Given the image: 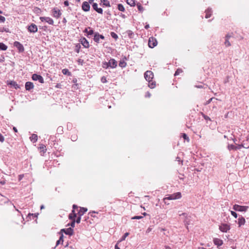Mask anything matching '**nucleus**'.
<instances>
[{"mask_svg": "<svg viewBox=\"0 0 249 249\" xmlns=\"http://www.w3.org/2000/svg\"><path fill=\"white\" fill-rule=\"evenodd\" d=\"M27 29L30 33H35L37 32V26L34 23H32L28 26Z\"/></svg>", "mask_w": 249, "mask_h": 249, "instance_id": "nucleus-9", "label": "nucleus"}, {"mask_svg": "<svg viewBox=\"0 0 249 249\" xmlns=\"http://www.w3.org/2000/svg\"><path fill=\"white\" fill-rule=\"evenodd\" d=\"M10 85L15 89H18L19 88V85L15 81H11L10 83Z\"/></svg>", "mask_w": 249, "mask_h": 249, "instance_id": "nucleus-28", "label": "nucleus"}, {"mask_svg": "<svg viewBox=\"0 0 249 249\" xmlns=\"http://www.w3.org/2000/svg\"><path fill=\"white\" fill-rule=\"evenodd\" d=\"M166 200H175L173 194L171 195H169L168 196L163 198V201L165 204H167V202L166 201Z\"/></svg>", "mask_w": 249, "mask_h": 249, "instance_id": "nucleus-29", "label": "nucleus"}, {"mask_svg": "<svg viewBox=\"0 0 249 249\" xmlns=\"http://www.w3.org/2000/svg\"><path fill=\"white\" fill-rule=\"evenodd\" d=\"M81 219V216L78 215V217L77 218L76 220H75V222H76L78 224L80 223Z\"/></svg>", "mask_w": 249, "mask_h": 249, "instance_id": "nucleus-50", "label": "nucleus"}, {"mask_svg": "<svg viewBox=\"0 0 249 249\" xmlns=\"http://www.w3.org/2000/svg\"><path fill=\"white\" fill-rule=\"evenodd\" d=\"M4 141V138L3 136L1 134H0V142H3Z\"/></svg>", "mask_w": 249, "mask_h": 249, "instance_id": "nucleus-49", "label": "nucleus"}, {"mask_svg": "<svg viewBox=\"0 0 249 249\" xmlns=\"http://www.w3.org/2000/svg\"><path fill=\"white\" fill-rule=\"evenodd\" d=\"M61 15V12L60 10L58 9L57 8H54L53 9V16L54 18H58Z\"/></svg>", "mask_w": 249, "mask_h": 249, "instance_id": "nucleus-10", "label": "nucleus"}, {"mask_svg": "<svg viewBox=\"0 0 249 249\" xmlns=\"http://www.w3.org/2000/svg\"><path fill=\"white\" fill-rule=\"evenodd\" d=\"M75 224V220H72L70 224H69L68 225H70L71 226V228H74Z\"/></svg>", "mask_w": 249, "mask_h": 249, "instance_id": "nucleus-40", "label": "nucleus"}, {"mask_svg": "<svg viewBox=\"0 0 249 249\" xmlns=\"http://www.w3.org/2000/svg\"><path fill=\"white\" fill-rule=\"evenodd\" d=\"M81 43L85 48H88L89 47V43L85 38L81 39Z\"/></svg>", "mask_w": 249, "mask_h": 249, "instance_id": "nucleus-22", "label": "nucleus"}, {"mask_svg": "<svg viewBox=\"0 0 249 249\" xmlns=\"http://www.w3.org/2000/svg\"><path fill=\"white\" fill-rule=\"evenodd\" d=\"M181 71V70L179 69H178L177 71L175 72V75H177L179 74L180 72Z\"/></svg>", "mask_w": 249, "mask_h": 249, "instance_id": "nucleus-54", "label": "nucleus"}, {"mask_svg": "<svg viewBox=\"0 0 249 249\" xmlns=\"http://www.w3.org/2000/svg\"><path fill=\"white\" fill-rule=\"evenodd\" d=\"M245 223V218L242 216L239 217L238 219V224L239 225V226L240 227V226L244 225Z\"/></svg>", "mask_w": 249, "mask_h": 249, "instance_id": "nucleus-24", "label": "nucleus"}, {"mask_svg": "<svg viewBox=\"0 0 249 249\" xmlns=\"http://www.w3.org/2000/svg\"><path fill=\"white\" fill-rule=\"evenodd\" d=\"M156 86V83L155 82L151 81L150 82H149L148 86L151 89H153Z\"/></svg>", "mask_w": 249, "mask_h": 249, "instance_id": "nucleus-35", "label": "nucleus"}, {"mask_svg": "<svg viewBox=\"0 0 249 249\" xmlns=\"http://www.w3.org/2000/svg\"><path fill=\"white\" fill-rule=\"evenodd\" d=\"M92 6L94 10L99 14L103 13V9L101 8L98 7V4L96 3H93Z\"/></svg>", "mask_w": 249, "mask_h": 249, "instance_id": "nucleus-16", "label": "nucleus"}, {"mask_svg": "<svg viewBox=\"0 0 249 249\" xmlns=\"http://www.w3.org/2000/svg\"><path fill=\"white\" fill-rule=\"evenodd\" d=\"M119 66L121 68H124L126 66V63L124 60H121L119 62Z\"/></svg>", "mask_w": 249, "mask_h": 249, "instance_id": "nucleus-32", "label": "nucleus"}, {"mask_svg": "<svg viewBox=\"0 0 249 249\" xmlns=\"http://www.w3.org/2000/svg\"><path fill=\"white\" fill-rule=\"evenodd\" d=\"M203 116L206 120H211L209 117H208V116H206L203 114Z\"/></svg>", "mask_w": 249, "mask_h": 249, "instance_id": "nucleus-51", "label": "nucleus"}, {"mask_svg": "<svg viewBox=\"0 0 249 249\" xmlns=\"http://www.w3.org/2000/svg\"><path fill=\"white\" fill-rule=\"evenodd\" d=\"M84 32L87 34V36L94 35V31L90 27L86 28Z\"/></svg>", "mask_w": 249, "mask_h": 249, "instance_id": "nucleus-18", "label": "nucleus"}, {"mask_svg": "<svg viewBox=\"0 0 249 249\" xmlns=\"http://www.w3.org/2000/svg\"><path fill=\"white\" fill-rule=\"evenodd\" d=\"M82 10L85 12H88L90 9V5L89 3L87 1H84L82 5Z\"/></svg>", "mask_w": 249, "mask_h": 249, "instance_id": "nucleus-15", "label": "nucleus"}, {"mask_svg": "<svg viewBox=\"0 0 249 249\" xmlns=\"http://www.w3.org/2000/svg\"><path fill=\"white\" fill-rule=\"evenodd\" d=\"M213 242L215 245L220 246L223 244V241L218 238L213 239Z\"/></svg>", "mask_w": 249, "mask_h": 249, "instance_id": "nucleus-23", "label": "nucleus"}, {"mask_svg": "<svg viewBox=\"0 0 249 249\" xmlns=\"http://www.w3.org/2000/svg\"><path fill=\"white\" fill-rule=\"evenodd\" d=\"M115 249H120V248L118 246L117 244L115 246Z\"/></svg>", "mask_w": 249, "mask_h": 249, "instance_id": "nucleus-64", "label": "nucleus"}, {"mask_svg": "<svg viewBox=\"0 0 249 249\" xmlns=\"http://www.w3.org/2000/svg\"><path fill=\"white\" fill-rule=\"evenodd\" d=\"M88 209L86 208L80 207V210L78 212V215L82 216L87 211Z\"/></svg>", "mask_w": 249, "mask_h": 249, "instance_id": "nucleus-20", "label": "nucleus"}, {"mask_svg": "<svg viewBox=\"0 0 249 249\" xmlns=\"http://www.w3.org/2000/svg\"><path fill=\"white\" fill-rule=\"evenodd\" d=\"M77 214L75 213V210H72L71 213L69 215V218L71 220H75Z\"/></svg>", "mask_w": 249, "mask_h": 249, "instance_id": "nucleus-19", "label": "nucleus"}, {"mask_svg": "<svg viewBox=\"0 0 249 249\" xmlns=\"http://www.w3.org/2000/svg\"><path fill=\"white\" fill-rule=\"evenodd\" d=\"M245 148L247 149H249V146H246L244 145L237 144L236 146H235L233 144H229L228 145V149L229 150H236L237 149H240L241 148Z\"/></svg>", "mask_w": 249, "mask_h": 249, "instance_id": "nucleus-2", "label": "nucleus"}, {"mask_svg": "<svg viewBox=\"0 0 249 249\" xmlns=\"http://www.w3.org/2000/svg\"><path fill=\"white\" fill-rule=\"evenodd\" d=\"M64 232L66 234L72 235L73 234V230L71 228L67 229H62L60 230L59 233Z\"/></svg>", "mask_w": 249, "mask_h": 249, "instance_id": "nucleus-6", "label": "nucleus"}, {"mask_svg": "<svg viewBox=\"0 0 249 249\" xmlns=\"http://www.w3.org/2000/svg\"><path fill=\"white\" fill-rule=\"evenodd\" d=\"M205 13H206L205 18H209L211 17V15H212V9L210 8H208L205 11Z\"/></svg>", "mask_w": 249, "mask_h": 249, "instance_id": "nucleus-26", "label": "nucleus"}, {"mask_svg": "<svg viewBox=\"0 0 249 249\" xmlns=\"http://www.w3.org/2000/svg\"><path fill=\"white\" fill-rule=\"evenodd\" d=\"M100 39H105V36L102 35H100L98 33H95L94 35V40L97 43L99 42Z\"/></svg>", "mask_w": 249, "mask_h": 249, "instance_id": "nucleus-13", "label": "nucleus"}, {"mask_svg": "<svg viewBox=\"0 0 249 249\" xmlns=\"http://www.w3.org/2000/svg\"><path fill=\"white\" fill-rule=\"evenodd\" d=\"M67 22V20L66 19V18H63V20H62V22L64 23H66Z\"/></svg>", "mask_w": 249, "mask_h": 249, "instance_id": "nucleus-61", "label": "nucleus"}, {"mask_svg": "<svg viewBox=\"0 0 249 249\" xmlns=\"http://www.w3.org/2000/svg\"><path fill=\"white\" fill-rule=\"evenodd\" d=\"M219 229L221 231L226 232L230 229V227L227 224H222L219 226Z\"/></svg>", "mask_w": 249, "mask_h": 249, "instance_id": "nucleus-12", "label": "nucleus"}, {"mask_svg": "<svg viewBox=\"0 0 249 249\" xmlns=\"http://www.w3.org/2000/svg\"><path fill=\"white\" fill-rule=\"evenodd\" d=\"M62 73L64 75H68L69 76L71 75V73L69 71V70L67 69H64L62 71Z\"/></svg>", "mask_w": 249, "mask_h": 249, "instance_id": "nucleus-33", "label": "nucleus"}, {"mask_svg": "<svg viewBox=\"0 0 249 249\" xmlns=\"http://www.w3.org/2000/svg\"><path fill=\"white\" fill-rule=\"evenodd\" d=\"M14 46L17 48L19 53H22L24 51V48L23 45L21 44L19 42H14Z\"/></svg>", "mask_w": 249, "mask_h": 249, "instance_id": "nucleus-7", "label": "nucleus"}, {"mask_svg": "<svg viewBox=\"0 0 249 249\" xmlns=\"http://www.w3.org/2000/svg\"><path fill=\"white\" fill-rule=\"evenodd\" d=\"M61 242L60 241H59V240H57V241H56V246H55V247H54V248H55L56 246H57L58 245H59L60 244H61Z\"/></svg>", "mask_w": 249, "mask_h": 249, "instance_id": "nucleus-58", "label": "nucleus"}, {"mask_svg": "<svg viewBox=\"0 0 249 249\" xmlns=\"http://www.w3.org/2000/svg\"><path fill=\"white\" fill-rule=\"evenodd\" d=\"M182 137L184 139L186 140L188 142L189 141V137L185 133L182 134Z\"/></svg>", "mask_w": 249, "mask_h": 249, "instance_id": "nucleus-41", "label": "nucleus"}, {"mask_svg": "<svg viewBox=\"0 0 249 249\" xmlns=\"http://www.w3.org/2000/svg\"><path fill=\"white\" fill-rule=\"evenodd\" d=\"M102 67L103 68L107 69L109 67V66L108 65V62H105L103 63Z\"/></svg>", "mask_w": 249, "mask_h": 249, "instance_id": "nucleus-39", "label": "nucleus"}, {"mask_svg": "<svg viewBox=\"0 0 249 249\" xmlns=\"http://www.w3.org/2000/svg\"><path fill=\"white\" fill-rule=\"evenodd\" d=\"M249 209V207L247 206H241L235 204L233 206V209L235 211L238 212H246Z\"/></svg>", "mask_w": 249, "mask_h": 249, "instance_id": "nucleus-1", "label": "nucleus"}, {"mask_svg": "<svg viewBox=\"0 0 249 249\" xmlns=\"http://www.w3.org/2000/svg\"><path fill=\"white\" fill-rule=\"evenodd\" d=\"M213 98L210 99L208 101H207L205 104V105H208L211 103V102L212 101Z\"/></svg>", "mask_w": 249, "mask_h": 249, "instance_id": "nucleus-57", "label": "nucleus"}, {"mask_svg": "<svg viewBox=\"0 0 249 249\" xmlns=\"http://www.w3.org/2000/svg\"><path fill=\"white\" fill-rule=\"evenodd\" d=\"M32 78L34 81H38L40 83H44V81L43 77L40 75L37 74H33L32 76Z\"/></svg>", "mask_w": 249, "mask_h": 249, "instance_id": "nucleus-5", "label": "nucleus"}, {"mask_svg": "<svg viewBox=\"0 0 249 249\" xmlns=\"http://www.w3.org/2000/svg\"><path fill=\"white\" fill-rule=\"evenodd\" d=\"M25 89L27 90H30L34 88V85L32 82H27L25 83Z\"/></svg>", "mask_w": 249, "mask_h": 249, "instance_id": "nucleus-17", "label": "nucleus"}, {"mask_svg": "<svg viewBox=\"0 0 249 249\" xmlns=\"http://www.w3.org/2000/svg\"><path fill=\"white\" fill-rule=\"evenodd\" d=\"M96 213L95 211H93V212H89V215H90L91 216H92V217H95V215H93V213Z\"/></svg>", "mask_w": 249, "mask_h": 249, "instance_id": "nucleus-52", "label": "nucleus"}, {"mask_svg": "<svg viewBox=\"0 0 249 249\" xmlns=\"http://www.w3.org/2000/svg\"><path fill=\"white\" fill-rule=\"evenodd\" d=\"M59 234H61V235H60V236L59 237V240L61 242V244H62L63 242L64 235H63L62 233H59Z\"/></svg>", "mask_w": 249, "mask_h": 249, "instance_id": "nucleus-46", "label": "nucleus"}, {"mask_svg": "<svg viewBox=\"0 0 249 249\" xmlns=\"http://www.w3.org/2000/svg\"><path fill=\"white\" fill-rule=\"evenodd\" d=\"M231 214L234 216L235 218H237V214L234 211H231Z\"/></svg>", "mask_w": 249, "mask_h": 249, "instance_id": "nucleus-47", "label": "nucleus"}, {"mask_svg": "<svg viewBox=\"0 0 249 249\" xmlns=\"http://www.w3.org/2000/svg\"><path fill=\"white\" fill-rule=\"evenodd\" d=\"M127 32L128 36L130 38L132 37V36L133 35V33L130 30H128Z\"/></svg>", "mask_w": 249, "mask_h": 249, "instance_id": "nucleus-45", "label": "nucleus"}, {"mask_svg": "<svg viewBox=\"0 0 249 249\" xmlns=\"http://www.w3.org/2000/svg\"><path fill=\"white\" fill-rule=\"evenodd\" d=\"M101 81L102 83H105L107 82V79L105 77L103 76L101 78Z\"/></svg>", "mask_w": 249, "mask_h": 249, "instance_id": "nucleus-48", "label": "nucleus"}, {"mask_svg": "<svg viewBox=\"0 0 249 249\" xmlns=\"http://www.w3.org/2000/svg\"><path fill=\"white\" fill-rule=\"evenodd\" d=\"M157 45V41L156 39L153 37L149 38L148 46L151 48H153Z\"/></svg>", "mask_w": 249, "mask_h": 249, "instance_id": "nucleus-8", "label": "nucleus"}, {"mask_svg": "<svg viewBox=\"0 0 249 249\" xmlns=\"http://www.w3.org/2000/svg\"><path fill=\"white\" fill-rule=\"evenodd\" d=\"M231 37V36L229 35H227L225 36V41L224 42V44L226 47H229L231 45L230 41H229V38Z\"/></svg>", "mask_w": 249, "mask_h": 249, "instance_id": "nucleus-25", "label": "nucleus"}, {"mask_svg": "<svg viewBox=\"0 0 249 249\" xmlns=\"http://www.w3.org/2000/svg\"><path fill=\"white\" fill-rule=\"evenodd\" d=\"M144 78L146 81L148 82L152 81L153 78L154 74L153 73L150 71H147L144 74Z\"/></svg>", "mask_w": 249, "mask_h": 249, "instance_id": "nucleus-3", "label": "nucleus"}, {"mask_svg": "<svg viewBox=\"0 0 249 249\" xmlns=\"http://www.w3.org/2000/svg\"><path fill=\"white\" fill-rule=\"evenodd\" d=\"M30 139L33 143H35L37 141V136L35 134H33L30 137Z\"/></svg>", "mask_w": 249, "mask_h": 249, "instance_id": "nucleus-27", "label": "nucleus"}, {"mask_svg": "<svg viewBox=\"0 0 249 249\" xmlns=\"http://www.w3.org/2000/svg\"><path fill=\"white\" fill-rule=\"evenodd\" d=\"M100 4L103 6H107L109 7L111 6L110 2L108 0H101Z\"/></svg>", "mask_w": 249, "mask_h": 249, "instance_id": "nucleus-21", "label": "nucleus"}, {"mask_svg": "<svg viewBox=\"0 0 249 249\" xmlns=\"http://www.w3.org/2000/svg\"><path fill=\"white\" fill-rule=\"evenodd\" d=\"M40 19L42 22L45 21L50 25L53 24V20L50 17H40Z\"/></svg>", "mask_w": 249, "mask_h": 249, "instance_id": "nucleus-11", "label": "nucleus"}, {"mask_svg": "<svg viewBox=\"0 0 249 249\" xmlns=\"http://www.w3.org/2000/svg\"><path fill=\"white\" fill-rule=\"evenodd\" d=\"M45 147V146L43 144L40 145V148L43 149Z\"/></svg>", "mask_w": 249, "mask_h": 249, "instance_id": "nucleus-62", "label": "nucleus"}, {"mask_svg": "<svg viewBox=\"0 0 249 249\" xmlns=\"http://www.w3.org/2000/svg\"><path fill=\"white\" fill-rule=\"evenodd\" d=\"M142 216H134L131 218L132 219H140L142 218Z\"/></svg>", "mask_w": 249, "mask_h": 249, "instance_id": "nucleus-42", "label": "nucleus"}, {"mask_svg": "<svg viewBox=\"0 0 249 249\" xmlns=\"http://www.w3.org/2000/svg\"><path fill=\"white\" fill-rule=\"evenodd\" d=\"M179 216H183L184 217V223L187 228H188V225H189L190 223V218L191 216L188 215L186 213H182L181 214H179Z\"/></svg>", "mask_w": 249, "mask_h": 249, "instance_id": "nucleus-4", "label": "nucleus"}, {"mask_svg": "<svg viewBox=\"0 0 249 249\" xmlns=\"http://www.w3.org/2000/svg\"><path fill=\"white\" fill-rule=\"evenodd\" d=\"M173 195L175 199H179L181 197V195L180 192L174 193Z\"/></svg>", "mask_w": 249, "mask_h": 249, "instance_id": "nucleus-31", "label": "nucleus"}, {"mask_svg": "<svg viewBox=\"0 0 249 249\" xmlns=\"http://www.w3.org/2000/svg\"><path fill=\"white\" fill-rule=\"evenodd\" d=\"M7 49V46L2 42H0V50L6 51Z\"/></svg>", "mask_w": 249, "mask_h": 249, "instance_id": "nucleus-30", "label": "nucleus"}, {"mask_svg": "<svg viewBox=\"0 0 249 249\" xmlns=\"http://www.w3.org/2000/svg\"><path fill=\"white\" fill-rule=\"evenodd\" d=\"M109 67L111 68H115L117 66V62L113 58L110 59L108 62Z\"/></svg>", "mask_w": 249, "mask_h": 249, "instance_id": "nucleus-14", "label": "nucleus"}, {"mask_svg": "<svg viewBox=\"0 0 249 249\" xmlns=\"http://www.w3.org/2000/svg\"><path fill=\"white\" fill-rule=\"evenodd\" d=\"M78 208V207L77 205H75V204L73 205V206H72V209H73V210H74L75 209H77Z\"/></svg>", "mask_w": 249, "mask_h": 249, "instance_id": "nucleus-60", "label": "nucleus"}, {"mask_svg": "<svg viewBox=\"0 0 249 249\" xmlns=\"http://www.w3.org/2000/svg\"><path fill=\"white\" fill-rule=\"evenodd\" d=\"M145 96V97H150L151 96V94L149 92H147Z\"/></svg>", "mask_w": 249, "mask_h": 249, "instance_id": "nucleus-56", "label": "nucleus"}, {"mask_svg": "<svg viewBox=\"0 0 249 249\" xmlns=\"http://www.w3.org/2000/svg\"><path fill=\"white\" fill-rule=\"evenodd\" d=\"M126 2L131 6H134L135 4V0H126Z\"/></svg>", "mask_w": 249, "mask_h": 249, "instance_id": "nucleus-34", "label": "nucleus"}, {"mask_svg": "<svg viewBox=\"0 0 249 249\" xmlns=\"http://www.w3.org/2000/svg\"><path fill=\"white\" fill-rule=\"evenodd\" d=\"M118 9L119 11L124 12L125 10V9L124 7V6L122 4H119L118 5Z\"/></svg>", "mask_w": 249, "mask_h": 249, "instance_id": "nucleus-36", "label": "nucleus"}, {"mask_svg": "<svg viewBox=\"0 0 249 249\" xmlns=\"http://www.w3.org/2000/svg\"><path fill=\"white\" fill-rule=\"evenodd\" d=\"M137 8L138 9V10L141 12H142L143 10V8L142 7V6L141 5V4L140 3H138L137 4Z\"/></svg>", "mask_w": 249, "mask_h": 249, "instance_id": "nucleus-38", "label": "nucleus"}, {"mask_svg": "<svg viewBox=\"0 0 249 249\" xmlns=\"http://www.w3.org/2000/svg\"><path fill=\"white\" fill-rule=\"evenodd\" d=\"M246 142H247V141H243V143L241 145H244V146H248L247 145V143H246Z\"/></svg>", "mask_w": 249, "mask_h": 249, "instance_id": "nucleus-59", "label": "nucleus"}, {"mask_svg": "<svg viewBox=\"0 0 249 249\" xmlns=\"http://www.w3.org/2000/svg\"><path fill=\"white\" fill-rule=\"evenodd\" d=\"M129 235V233L128 232H126L124 233V234L122 236V238H121V241L122 240H125V238Z\"/></svg>", "mask_w": 249, "mask_h": 249, "instance_id": "nucleus-44", "label": "nucleus"}, {"mask_svg": "<svg viewBox=\"0 0 249 249\" xmlns=\"http://www.w3.org/2000/svg\"><path fill=\"white\" fill-rule=\"evenodd\" d=\"M64 4L66 6H68L69 5V3L68 0H65L64 2Z\"/></svg>", "mask_w": 249, "mask_h": 249, "instance_id": "nucleus-55", "label": "nucleus"}, {"mask_svg": "<svg viewBox=\"0 0 249 249\" xmlns=\"http://www.w3.org/2000/svg\"><path fill=\"white\" fill-rule=\"evenodd\" d=\"M57 131H58L59 132H61L62 131H63V128H62V127H61V126L58 127V128H57Z\"/></svg>", "mask_w": 249, "mask_h": 249, "instance_id": "nucleus-53", "label": "nucleus"}, {"mask_svg": "<svg viewBox=\"0 0 249 249\" xmlns=\"http://www.w3.org/2000/svg\"><path fill=\"white\" fill-rule=\"evenodd\" d=\"M110 36L112 38H114L115 40H117L118 38V35L114 32H111Z\"/></svg>", "mask_w": 249, "mask_h": 249, "instance_id": "nucleus-37", "label": "nucleus"}, {"mask_svg": "<svg viewBox=\"0 0 249 249\" xmlns=\"http://www.w3.org/2000/svg\"><path fill=\"white\" fill-rule=\"evenodd\" d=\"M5 21V18L4 17L0 16V22L3 23Z\"/></svg>", "mask_w": 249, "mask_h": 249, "instance_id": "nucleus-43", "label": "nucleus"}, {"mask_svg": "<svg viewBox=\"0 0 249 249\" xmlns=\"http://www.w3.org/2000/svg\"><path fill=\"white\" fill-rule=\"evenodd\" d=\"M93 1H94V0H89L88 2L89 3V4H92V3L93 4Z\"/></svg>", "mask_w": 249, "mask_h": 249, "instance_id": "nucleus-63", "label": "nucleus"}]
</instances>
